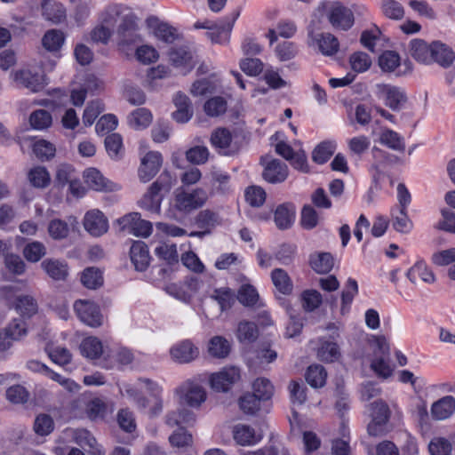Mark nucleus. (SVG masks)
<instances>
[{"instance_id": "1", "label": "nucleus", "mask_w": 455, "mask_h": 455, "mask_svg": "<svg viewBox=\"0 0 455 455\" xmlns=\"http://www.w3.org/2000/svg\"><path fill=\"white\" fill-rule=\"evenodd\" d=\"M208 200L207 192L202 188H178L173 193L172 209L181 215H188L202 208Z\"/></svg>"}, {"instance_id": "2", "label": "nucleus", "mask_w": 455, "mask_h": 455, "mask_svg": "<svg viewBox=\"0 0 455 455\" xmlns=\"http://www.w3.org/2000/svg\"><path fill=\"white\" fill-rule=\"evenodd\" d=\"M172 185V177L164 172L148 188V192L140 200V206L151 213L159 214L163 200L162 191L168 192Z\"/></svg>"}, {"instance_id": "3", "label": "nucleus", "mask_w": 455, "mask_h": 455, "mask_svg": "<svg viewBox=\"0 0 455 455\" xmlns=\"http://www.w3.org/2000/svg\"><path fill=\"white\" fill-rule=\"evenodd\" d=\"M138 19L133 12L127 7L118 24L116 34L121 44L131 45L141 42L139 34Z\"/></svg>"}, {"instance_id": "4", "label": "nucleus", "mask_w": 455, "mask_h": 455, "mask_svg": "<svg viewBox=\"0 0 455 455\" xmlns=\"http://www.w3.org/2000/svg\"><path fill=\"white\" fill-rule=\"evenodd\" d=\"M307 44L324 56H332L337 53L339 49L338 38L331 33L315 31L313 22L307 28Z\"/></svg>"}, {"instance_id": "5", "label": "nucleus", "mask_w": 455, "mask_h": 455, "mask_svg": "<svg viewBox=\"0 0 455 455\" xmlns=\"http://www.w3.org/2000/svg\"><path fill=\"white\" fill-rule=\"evenodd\" d=\"M377 94L384 100L385 105L393 111H400L408 101L407 93L399 86L380 84H377Z\"/></svg>"}, {"instance_id": "6", "label": "nucleus", "mask_w": 455, "mask_h": 455, "mask_svg": "<svg viewBox=\"0 0 455 455\" xmlns=\"http://www.w3.org/2000/svg\"><path fill=\"white\" fill-rule=\"evenodd\" d=\"M260 163L264 166L262 178L267 182L277 184L283 182L287 179L289 174L288 166L279 159L267 155L261 156Z\"/></svg>"}, {"instance_id": "7", "label": "nucleus", "mask_w": 455, "mask_h": 455, "mask_svg": "<svg viewBox=\"0 0 455 455\" xmlns=\"http://www.w3.org/2000/svg\"><path fill=\"white\" fill-rule=\"evenodd\" d=\"M74 310L81 322L90 327L102 324V315L96 303L87 299H78L74 303Z\"/></svg>"}, {"instance_id": "8", "label": "nucleus", "mask_w": 455, "mask_h": 455, "mask_svg": "<svg viewBox=\"0 0 455 455\" xmlns=\"http://www.w3.org/2000/svg\"><path fill=\"white\" fill-rule=\"evenodd\" d=\"M240 379V371L236 367L224 368L211 376V387L217 392H228Z\"/></svg>"}, {"instance_id": "9", "label": "nucleus", "mask_w": 455, "mask_h": 455, "mask_svg": "<svg viewBox=\"0 0 455 455\" xmlns=\"http://www.w3.org/2000/svg\"><path fill=\"white\" fill-rule=\"evenodd\" d=\"M162 156L158 152L150 151L142 159L139 168V177L142 182H148L159 172L162 165Z\"/></svg>"}, {"instance_id": "10", "label": "nucleus", "mask_w": 455, "mask_h": 455, "mask_svg": "<svg viewBox=\"0 0 455 455\" xmlns=\"http://www.w3.org/2000/svg\"><path fill=\"white\" fill-rule=\"evenodd\" d=\"M85 183L96 191L112 192L120 188L119 185L105 178L95 168L86 169L84 172Z\"/></svg>"}, {"instance_id": "11", "label": "nucleus", "mask_w": 455, "mask_h": 455, "mask_svg": "<svg viewBox=\"0 0 455 455\" xmlns=\"http://www.w3.org/2000/svg\"><path fill=\"white\" fill-rule=\"evenodd\" d=\"M329 21L334 28L347 30L354 24V15L347 7L334 3L329 12Z\"/></svg>"}, {"instance_id": "12", "label": "nucleus", "mask_w": 455, "mask_h": 455, "mask_svg": "<svg viewBox=\"0 0 455 455\" xmlns=\"http://www.w3.org/2000/svg\"><path fill=\"white\" fill-rule=\"evenodd\" d=\"M431 59V64L436 63L443 68H449L455 61V52L442 41H433Z\"/></svg>"}, {"instance_id": "13", "label": "nucleus", "mask_w": 455, "mask_h": 455, "mask_svg": "<svg viewBox=\"0 0 455 455\" xmlns=\"http://www.w3.org/2000/svg\"><path fill=\"white\" fill-rule=\"evenodd\" d=\"M178 392L185 403L191 407H199L206 399L203 387L193 382H186L179 387Z\"/></svg>"}, {"instance_id": "14", "label": "nucleus", "mask_w": 455, "mask_h": 455, "mask_svg": "<svg viewBox=\"0 0 455 455\" xmlns=\"http://www.w3.org/2000/svg\"><path fill=\"white\" fill-rule=\"evenodd\" d=\"M84 229L93 236H100L108 229L107 218L99 210L86 212L84 218Z\"/></svg>"}, {"instance_id": "15", "label": "nucleus", "mask_w": 455, "mask_h": 455, "mask_svg": "<svg viewBox=\"0 0 455 455\" xmlns=\"http://www.w3.org/2000/svg\"><path fill=\"white\" fill-rule=\"evenodd\" d=\"M170 355L176 363H188L198 357L199 350L190 340L186 339L172 346Z\"/></svg>"}, {"instance_id": "16", "label": "nucleus", "mask_w": 455, "mask_h": 455, "mask_svg": "<svg viewBox=\"0 0 455 455\" xmlns=\"http://www.w3.org/2000/svg\"><path fill=\"white\" fill-rule=\"evenodd\" d=\"M13 79L20 86L25 87L33 92L44 88V76L37 72L23 68L13 73Z\"/></svg>"}, {"instance_id": "17", "label": "nucleus", "mask_w": 455, "mask_h": 455, "mask_svg": "<svg viewBox=\"0 0 455 455\" xmlns=\"http://www.w3.org/2000/svg\"><path fill=\"white\" fill-rule=\"evenodd\" d=\"M74 441L84 449L89 455H105L106 451L98 443L95 437L86 429H76L73 435Z\"/></svg>"}, {"instance_id": "18", "label": "nucleus", "mask_w": 455, "mask_h": 455, "mask_svg": "<svg viewBox=\"0 0 455 455\" xmlns=\"http://www.w3.org/2000/svg\"><path fill=\"white\" fill-rule=\"evenodd\" d=\"M432 42L427 44L421 38L411 39L408 44V52L417 62L431 65Z\"/></svg>"}, {"instance_id": "19", "label": "nucleus", "mask_w": 455, "mask_h": 455, "mask_svg": "<svg viewBox=\"0 0 455 455\" xmlns=\"http://www.w3.org/2000/svg\"><path fill=\"white\" fill-rule=\"evenodd\" d=\"M41 10L44 19L52 24H60L67 18L66 8L55 0H42Z\"/></svg>"}, {"instance_id": "20", "label": "nucleus", "mask_w": 455, "mask_h": 455, "mask_svg": "<svg viewBox=\"0 0 455 455\" xmlns=\"http://www.w3.org/2000/svg\"><path fill=\"white\" fill-rule=\"evenodd\" d=\"M131 260L136 270L144 271L149 265L150 256L148 246L144 242H134L130 250Z\"/></svg>"}, {"instance_id": "21", "label": "nucleus", "mask_w": 455, "mask_h": 455, "mask_svg": "<svg viewBox=\"0 0 455 455\" xmlns=\"http://www.w3.org/2000/svg\"><path fill=\"white\" fill-rule=\"evenodd\" d=\"M42 268L49 277L55 281H64L68 275V264L57 259H46L41 263Z\"/></svg>"}, {"instance_id": "22", "label": "nucleus", "mask_w": 455, "mask_h": 455, "mask_svg": "<svg viewBox=\"0 0 455 455\" xmlns=\"http://www.w3.org/2000/svg\"><path fill=\"white\" fill-rule=\"evenodd\" d=\"M455 411V399L451 395H447L433 403L431 407V415L435 419H446Z\"/></svg>"}, {"instance_id": "23", "label": "nucleus", "mask_w": 455, "mask_h": 455, "mask_svg": "<svg viewBox=\"0 0 455 455\" xmlns=\"http://www.w3.org/2000/svg\"><path fill=\"white\" fill-rule=\"evenodd\" d=\"M236 14L235 16H237ZM236 17H234L232 20H228L221 25H216L210 28V30L206 32V36L214 44H228L230 38V33L232 31L235 20Z\"/></svg>"}, {"instance_id": "24", "label": "nucleus", "mask_w": 455, "mask_h": 455, "mask_svg": "<svg viewBox=\"0 0 455 455\" xmlns=\"http://www.w3.org/2000/svg\"><path fill=\"white\" fill-rule=\"evenodd\" d=\"M295 220V207L291 204H283L275 212V222L279 229H288Z\"/></svg>"}, {"instance_id": "25", "label": "nucleus", "mask_w": 455, "mask_h": 455, "mask_svg": "<svg viewBox=\"0 0 455 455\" xmlns=\"http://www.w3.org/2000/svg\"><path fill=\"white\" fill-rule=\"evenodd\" d=\"M169 59L173 66L176 68H193V52L187 46L174 47L169 52Z\"/></svg>"}, {"instance_id": "26", "label": "nucleus", "mask_w": 455, "mask_h": 455, "mask_svg": "<svg viewBox=\"0 0 455 455\" xmlns=\"http://www.w3.org/2000/svg\"><path fill=\"white\" fill-rule=\"evenodd\" d=\"M407 276L409 280L415 284L419 283V282L432 283L435 280L433 272L429 270L427 265L422 261H419L413 265L409 269Z\"/></svg>"}, {"instance_id": "27", "label": "nucleus", "mask_w": 455, "mask_h": 455, "mask_svg": "<svg viewBox=\"0 0 455 455\" xmlns=\"http://www.w3.org/2000/svg\"><path fill=\"white\" fill-rule=\"evenodd\" d=\"M195 224L199 229L212 231L220 224L219 214L210 209L200 211L195 217Z\"/></svg>"}, {"instance_id": "28", "label": "nucleus", "mask_w": 455, "mask_h": 455, "mask_svg": "<svg viewBox=\"0 0 455 455\" xmlns=\"http://www.w3.org/2000/svg\"><path fill=\"white\" fill-rule=\"evenodd\" d=\"M271 279L274 286L280 293L289 295L292 292L293 284L285 270L275 268L271 273Z\"/></svg>"}, {"instance_id": "29", "label": "nucleus", "mask_w": 455, "mask_h": 455, "mask_svg": "<svg viewBox=\"0 0 455 455\" xmlns=\"http://www.w3.org/2000/svg\"><path fill=\"white\" fill-rule=\"evenodd\" d=\"M148 22L150 26L156 25L155 34L159 39L167 44H172L177 39L178 35L176 33V29L167 23H159L156 17L148 18Z\"/></svg>"}, {"instance_id": "30", "label": "nucleus", "mask_w": 455, "mask_h": 455, "mask_svg": "<svg viewBox=\"0 0 455 455\" xmlns=\"http://www.w3.org/2000/svg\"><path fill=\"white\" fill-rule=\"evenodd\" d=\"M196 421L195 414L188 409H180L169 412L165 417V423L170 427L187 425L190 426Z\"/></svg>"}, {"instance_id": "31", "label": "nucleus", "mask_w": 455, "mask_h": 455, "mask_svg": "<svg viewBox=\"0 0 455 455\" xmlns=\"http://www.w3.org/2000/svg\"><path fill=\"white\" fill-rule=\"evenodd\" d=\"M379 142L395 151L403 152L405 150L403 138L391 129L382 131L379 136Z\"/></svg>"}, {"instance_id": "32", "label": "nucleus", "mask_w": 455, "mask_h": 455, "mask_svg": "<svg viewBox=\"0 0 455 455\" xmlns=\"http://www.w3.org/2000/svg\"><path fill=\"white\" fill-rule=\"evenodd\" d=\"M152 122L151 112L145 108H137L132 112L128 116V124L131 127L136 130L147 128Z\"/></svg>"}, {"instance_id": "33", "label": "nucleus", "mask_w": 455, "mask_h": 455, "mask_svg": "<svg viewBox=\"0 0 455 455\" xmlns=\"http://www.w3.org/2000/svg\"><path fill=\"white\" fill-rule=\"evenodd\" d=\"M81 282L86 288L96 290L103 285L102 272L94 267H87L82 273Z\"/></svg>"}, {"instance_id": "34", "label": "nucleus", "mask_w": 455, "mask_h": 455, "mask_svg": "<svg viewBox=\"0 0 455 455\" xmlns=\"http://www.w3.org/2000/svg\"><path fill=\"white\" fill-rule=\"evenodd\" d=\"M141 381L147 385L148 389L153 394L152 405L149 407L148 413L150 417L157 416L163 411V400L160 397L161 388L148 379H141Z\"/></svg>"}, {"instance_id": "35", "label": "nucleus", "mask_w": 455, "mask_h": 455, "mask_svg": "<svg viewBox=\"0 0 455 455\" xmlns=\"http://www.w3.org/2000/svg\"><path fill=\"white\" fill-rule=\"evenodd\" d=\"M340 356L339 348L333 341L322 340L317 350V357L326 363H332Z\"/></svg>"}, {"instance_id": "36", "label": "nucleus", "mask_w": 455, "mask_h": 455, "mask_svg": "<svg viewBox=\"0 0 455 455\" xmlns=\"http://www.w3.org/2000/svg\"><path fill=\"white\" fill-rule=\"evenodd\" d=\"M311 267L319 274H325L333 267V258L329 252H321L310 257Z\"/></svg>"}, {"instance_id": "37", "label": "nucleus", "mask_w": 455, "mask_h": 455, "mask_svg": "<svg viewBox=\"0 0 455 455\" xmlns=\"http://www.w3.org/2000/svg\"><path fill=\"white\" fill-rule=\"evenodd\" d=\"M210 298L219 304L221 312L229 309L235 302V293L228 287L215 289Z\"/></svg>"}, {"instance_id": "38", "label": "nucleus", "mask_w": 455, "mask_h": 455, "mask_svg": "<svg viewBox=\"0 0 455 455\" xmlns=\"http://www.w3.org/2000/svg\"><path fill=\"white\" fill-rule=\"evenodd\" d=\"M80 350L83 355L91 359H96L102 355L103 347L99 339L88 337L82 341Z\"/></svg>"}, {"instance_id": "39", "label": "nucleus", "mask_w": 455, "mask_h": 455, "mask_svg": "<svg viewBox=\"0 0 455 455\" xmlns=\"http://www.w3.org/2000/svg\"><path fill=\"white\" fill-rule=\"evenodd\" d=\"M327 373L323 366L319 364L311 365L306 372L307 382L314 388L322 387L326 381Z\"/></svg>"}, {"instance_id": "40", "label": "nucleus", "mask_w": 455, "mask_h": 455, "mask_svg": "<svg viewBox=\"0 0 455 455\" xmlns=\"http://www.w3.org/2000/svg\"><path fill=\"white\" fill-rule=\"evenodd\" d=\"M208 351L213 357L225 358L230 352V344L225 338L215 336L209 341Z\"/></svg>"}, {"instance_id": "41", "label": "nucleus", "mask_w": 455, "mask_h": 455, "mask_svg": "<svg viewBox=\"0 0 455 455\" xmlns=\"http://www.w3.org/2000/svg\"><path fill=\"white\" fill-rule=\"evenodd\" d=\"M234 438L241 445H251L259 439L256 436L252 427L243 424L235 427Z\"/></svg>"}, {"instance_id": "42", "label": "nucleus", "mask_w": 455, "mask_h": 455, "mask_svg": "<svg viewBox=\"0 0 455 455\" xmlns=\"http://www.w3.org/2000/svg\"><path fill=\"white\" fill-rule=\"evenodd\" d=\"M126 9V6L119 4L108 6L100 16L101 24L106 25L107 27L113 29L117 21H120L123 13H124V10Z\"/></svg>"}, {"instance_id": "43", "label": "nucleus", "mask_w": 455, "mask_h": 455, "mask_svg": "<svg viewBox=\"0 0 455 455\" xmlns=\"http://www.w3.org/2000/svg\"><path fill=\"white\" fill-rule=\"evenodd\" d=\"M378 63L383 72L392 73L400 66L401 58L395 51H385L379 57Z\"/></svg>"}, {"instance_id": "44", "label": "nucleus", "mask_w": 455, "mask_h": 455, "mask_svg": "<svg viewBox=\"0 0 455 455\" xmlns=\"http://www.w3.org/2000/svg\"><path fill=\"white\" fill-rule=\"evenodd\" d=\"M107 153L112 159L121 158L124 153L123 139L118 133H111L105 138Z\"/></svg>"}, {"instance_id": "45", "label": "nucleus", "mask_w": 455, "mask_h": 455, "mask_svg": "<svg viewBox=\"0 0 455 455\" xmlns=\"http://www.w3.org/2000/svg\"><path fill=\"white\" fill-rule=\"evenodd\" d=\"M65 40L63 32L58 29L48 30L42 39L43 46L49 52H56L62 46Z\"/></svg>"}, {"instance_id": "46", "label": "nucleus", "mask_w": 455, "mask_h": 455, "mask_svg": "<svg viewBox=\"0 0 455 455\" xmlns=\"http://www.w3.org/2000/svg\"><path fill=\"white\" fill-rule=\"evenodd\" d=\"M300 301L302 308L306 312H313L320 307L323 298L316 290H305L300 294Z\"/></svg>"}, {"instance_id": "47", "label": "nucleus", "mask_w": 455, "mask_h": 455, "mask_svg": "<svg viewBox=\"0 0 455 455\" xmlns=\"http://www.w3.org/2000/svg\"><path fill=\"white\" fill-rule=\"evenodd\" d=\"M358 292L357 282L355 279L349 278L347 282L346 287L341 293V314L345 315L348 312L350 304L354 297Z\"/></svg>"}, {"instance_id": "48", "label": "nucleus", "mask_w": 455, "mask_h": 455, "mask_svg": "<svg viewBox=\"0 0 455 455\" xmlns=\"http://www.w3.org/2000/svg\"><path fill=\"white\" fill-rule=\"evenodd\" d=\"M336 149L334 143L331 141H323L317 145L312 153L314 162L322 164L326 163L333 155Z\"/></svg>"}, {"instance_id": "49", "label": "nucleus", "mask_w": 455, "mask_h": 455, "mask_svg": "<svg viewBox=\"0 0 455 455\" xmlns=\"http://www.w3.org/2000/svg\"><path fill=\"white\" fill-rule=\"evenodd\" d=\"M236 336L241 342H253L258 338L257 325L249 321L240 322L237 327Z\"/></svg>"}, {"instance_id": "50", "label": "nucleus", "mask_w": 455, "mask_h": 455, "mask_svg": "<svg viewBox=\"0 0 455 455\" xmlns=\"http://www.w3.org/2000/svg\"><path fill=\"white\" fill-rule=\"evenodd\" d=\"M232 141V135L226 128H218L211 135L212 145L220 151L227 150Z\"/></svg>"}, {"instance_id": "51", "label": "nucleus", "mask_w": 455, "mask_h": 455, "mask_svg": "<svg viewBox=\"0 0 455 455\" xmlns=\"http://www.w3.org/2000/svg\"><path fill=\"white\" fill-rule=\"evenodd\" d=\"M371 368L379 377L383 379L390 377L393 371L389 364V355H379L377 352H375V357L371 361Z\"/></svg>"}, {"instance_id": "52", "label": "nucleus", "mask_w": 455, "mask_h": 455, "mask_svg": "<svg viewBox=\"0 0 455 455\" xmlns=\"http://www.w3.org/2000/svg\"><path fill=\"white\" fill-rule=\"evenodd\" d=\"M261 401L254 393H247L240 397L239 407L243 413L254 415L259 410Z\"/></svg>"}, {"instance_id": "53", "label": "nucleus", "mask_w": 455, "mask_h": 455, "mask_svg": "<svg viewBox=\"0 0 455 455\" xmlns=\"http://www.w3.org/2000/svg\"><path fill=\"white\" fill-rule=\"evenodd\" d=\"M381 11L386 17L391 20H400L404 16L403 6L395 0H383Z\"/></svg>"}, {"instance_id": "54", "label": "nucleus", "mask_w": 455, "mask_h": 455, "mask_svg": "<svg viewBox=\"0 0 455 455\" xmlns=\"http://www.w3.org/2000/svg\"><path fill=\"white\" fill-rule=\"evenodd\" d=\"M29 182L36 188H43L50 184V174L44 167L36 166L28 172Z\"/></svg>"}, {"instance_id": "55", "label": "nucleus", "mask_w": 455, "mask_h": 455, "mask_svg": "<svg viewBox=\"0 0 455 455\" xmlns=\"http://www.w3.org/2000/svg\"><path fill=\"white\" fill-rule=\"evenodd\" d=\"M253 393L262 401L269 400L274 394V386L266 378H258L252 384Z\"/></svg>"}, {"instance_id": "56", "label": "nucleus", "mask_w": 455, "mask_h": 455, "mask_svg": "<svg viewBox=\"0 0 455 455\" xmlns=\"http://www.w3.org/2000/svg\"><path fill=\"white\" fill-rule=\"evenodd\" d=\"M32 148L36 156L42 161L53 157L56 151L54 145L45 140H36Z\"/></svg>"}, {"instance_id": "57", "label": "nucleus", "mask_w": 455, "mask_h": 455, "mask_svg": "<svg viewBox=\"0 0 455 455\" xmlns=\"http://www.w3.org/2000/svg\"><path fill=\"white\" fill-rule=\"evenodd\" d=\"M237 299L245 307H253L259 300V294L254 286L243 284L238 291Z\"/></svg>"}, {"instance_id": "58", "label": "nucleus", "mask_w": 455, "mask_h": 455, "mask_svg": "<svg viewBox=\"0 0 455 455\" xmlns=\"http://www.w3.org/2000/svg\"><path fill=\"white\" fill-rule=\"evenodd\" d=\"M15 308L20 315L30 317L36 312L37 304L36 300L28 295L18 296Z\"/></svg>"}, {"instance_id": "59", "label": "nucleus", "mask_w": 455, "mask_h": 455, "mask_svg": "<svg viewBox=\"0 0 455 455\" xmlns=\"http://www.w3.org/2000/svg\"><path fill=\"white\" fill-rule=\"evenodd\" d=\"M228 104L223 97L217 96L208 100L204 106L205 113L210 116H219L227 111Z\"/></svg>"}, {"instance_id": "60", "label": "nucleus", "mask_w": 455, "mask_h": 455, "mask_svg": "<svg viewBox=\"0 0 455 455\" xmlns=\"http://www.w3.org/2000/svg\"><path fill=\"white\" fill-rule=\"evenodd\" d=\"M52 116L44 109H38L31 113L29 123L36 130H44L52 124Z\"/></svg>"}, {"instance_id": "61", "label": "nucleus", "mask_w": 455, "mask_h": 455, "mask_svg": "<svg viewBox=\"0 0 455 455\" xmlns=\"http://www.w3.org/2000/svg\"><path fill=\"white\" fill-rule=\"evenodd\" d=\"M210 153L205 146H195L186 151L187 160L196 165L204 164L208 161Z\"/></svg>"}, {"instance_id": "62", "label": "nucleus", "mask_w": 455, "mask_h": 455, "mask_svg": "<svg viewBox=\"0 0 455 455\" xmlns=\"http://www.w3.org/2000/svg\"><path fill=\"white\" fill-rule=\"evenodd\" d=\"M156 255L169 264L178 262V251L175 244L162 243L158 244L155 249Z\"/></svg>"}, {"instance_id": "63", "label": "nucleus", "mask_w": 455, "mask_h": 455, "mask_svg": "<svg viewBox=\"0 0 455 455\" xmlns=\"http://www.w3.org/2000/svg\"><path fill=\"white\" fill-rule=\"evenodd\" d=\"M45 253V246L37 241L28 243L23 250L24 257L30 262L39 261Z\"/></svg>"}, {"instance_id": "64", "label": "nucleus", "mask_w": 455, "mask_h": 455, "mask_svg": "<svg viewBox=\"0 0 455 455\" xmlns=\"http://www.w3.org/2000/svg\"><path fill=\"white\" fill-rule=\"evenodd\" d=\"M451 449V443L443 437H435L428 443L430 455H450Z\"/></svg>"}]
</instances>
